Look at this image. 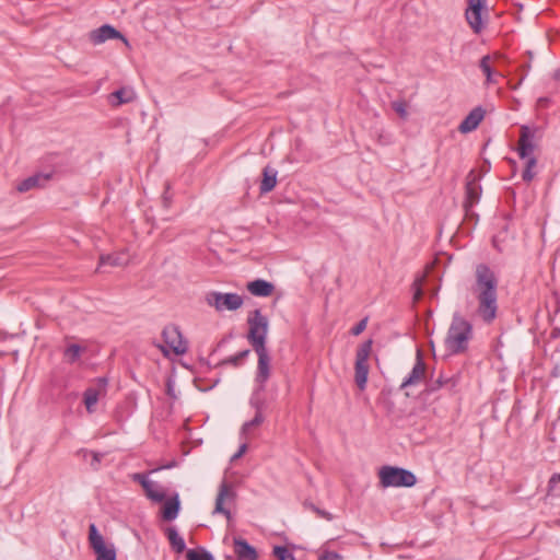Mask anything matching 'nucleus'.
Listing matches in <instances>:
<instances>
[{"mask_svg":"<svg viewBox=\"0 0 560 560\" xmlns=\"http://www.w3.org/2000/svg\"><path fill=\"white\" fill-rule=\"evenodd\" d=\"M470 292L477 301V315L483 323L491 324L498 313V279L486 264L476 266Z\"/></svg>","mask_w":560,"mask_h":560,"instance_id":"1","label":"nucleus"},{"mask_svg":"<svg viewBox=\"0 0 560 560\" xmlns=\"http://www.w3.org/2000/svg\"><path fill=\"white\" fill-rule=\"evenodd\" d=\"M472 337V326L463 316L455 314L447 331L445 345L451 353L457 354L468 348Z\"/></svg>","mask_w":560,"mask_h":560,"instance_id":"2","label":"nucleus"},{"mask_svg":"<svg viewBox=\"0 0 560 560\" xmlns=\"http://www.w3.org/2000/svg\"><path fill=\"white\" fill-rule=\"evenodd\" d=\"M248 334L247 340L254 350H259L266 347L268 335V318L261 314L260 310L256 308L249 313L247 318Z\"/></svg>","mask_w":560,"mask_h":560,"instance_id":"3","label":"nucleus"},{"mask_svg":"<svg viewBox=\"0 0 560 560\" xmlns=\"http://www.w3.org/2000/svg\"><path fill=\"white\" fill-rule=\"evenodd\" d=\"M380 481L383 487H412L417 482L416 476L404 468L384 466L378 472Z\"/></svg>","mask_w":560,"mask_h":560,"instance_id":"4","label":"nucleus"},{"mask_svg":"<svg viewBox=\"0 0 560 560\" xmlns=\"http://www.w3.org/2000/svg\"><path fill=\"white\" fill-rule=\"evenodd\" d=\"M372 351V340L364 341L357 350L354 364V381L360 389H364L368 382V360Z\"/></svg>","mask_w":560,"mask_h":560,"instance_id":"5","label":"nucleus"},{"mask_svg":"<svg viewBox=\"0 0 560 560\" xmlns=\"http://www.w3.org/2000/svg\"><path fill=\"white\" fill-rule=\"evenodd\" d=\"M206 302L218 312L236 311L242 307L244 300L237 293H222L212 291L206 295Z\"/></svg>","mask_w":560,"mask_h":560,"instance_id":"6","label":"nucleus"},{"mask_svg":"<svg viewBox=\"0 0 560 560\" xmlns=\"http://www.w3.org/2000/svg\"><path fill=\"white\" fill-rule=\"evenodd\" d=\"M89 541L96 553V560H116V550L113 546L105 545L103 536L98 533L95 524L89 526Z\"/></svg>","mask_w":560,"mask_h":560,"instance_id":"7","label":"nucleus"},{"mask_svg":"<svg viewBox=\"0 0 560 560\" xmlns=\"http://www.w3.org/2000/svg\"><path fill=\"white\" fill-rule=\"evenodd\" d=\"M162 337L166 346L172 350L175 354L182 355L185 354L188 350L187 342L184 340L183 335L175 325L165 326L162 331Z\"/></svg>","mask_w":560,"mask_h":560,"instance_id":"8","label":"nucleus"},{"mask_svg":"<svg viewBox=\"0 0 560 560\" xmlns=\"http://www.w3.org/2000/svg\"><path fill=\"white\" fill-rule=\"evenodd\" d=\"M487 0H468L465 18L474 33L479 34L483 28L481 11L486 9Z\"/></svg>","mask_w":560,"mask_h":560,"instance_id":"9","label":"nucleus"},{"mask_svg":"<svg viewBox=\"0 0 560 560\" xmlns=\"http://www.w3.org/2000/svg\"><path fill=\"white\" fill-rule=\"evenodd\" d=\"M481 196V186L478 182V176L475 171H470L466 177V188H465V201L464 208L466 213L470 211V209L477 205L480 200Z\"/></svg>","mask_w":560,"mask_h":560,"instance_id":"10","label":"nucleus"},{"mask_svg":"<svg viewBox=\"0 0 560 560\" xmlns=\"http://www.w3.org/2000/svg\"><path fill=\"white\" fill-rule=\"evenodd\" d=\"M258 357L255 383L259 386V390H265L266 383L270 377V355L267 348L254 350Z\"/></svg>","mask_w":560,"mask_h":560,"instance_id":"11","label":"nucleus"},{"mask_svg":"<svg viewBox=\"0 0 560 560\" xmlns=\"http://www.w3.org/2000/svg\"><path fill=\"white\" fill-rule=\"evenodd\" d=\"M235 499V492L232 489V486L226 481H222L219 487V492L215 499V506L213 513L223 514L228 520L231 518V512L229 509L224 508L225 501H233Z\"/></svg>","mask_w":560,"mask_h":560,"instance_id":"12","label":"nucleus"},{"mask_svg":"<svg viewBox=\"0 0 560 560\" xmlns=\"http://www.w3.org/2000/svg\"><path fill=\"white\" fill-rule=\"evenodd\" d=\"M116 38L124 40L126 44L128 43L127 39L124 37V35L120 32H118L115 27H113L108 24L102 25L101 27L93 30L90 33V40L94 45H100L108 39H116Z\"/></svg>","mask_w":560,"mask_h":560,"instance_id":"13","label":"nucleus"},{"mask_svg":"<svg viewBox=\"0 0 560 560\" xmlns=\"http://www.w3.org/2000/svg\"><path fill=\"white\" fill-rule=\"evenodd\" d=\"M425 374V363L423 362L421 352H417L416 363L410 372V374L402 381L401 388L418 385L422 382Z\"/></svg>","mask_w":560,"mask_h":560,"instance_id":"14","label":"nucleus"},{"mask_svg":"<svg viewBox=\"0 0 560 560\" xmlns=\"http://www.w3.org/2000/svg\"><path fill=\"white\" fill-rule=\"evenodd\" d=\"M534 150H535V145L532 141V135H530L529 128L526 126H523L521 128V136L518 139V148H517L518 155L521 159L535 158Z\"/></svg>","mask_w":560,"mask_h":560,"instance_id":"15","label":"nucleus"},{"mask_svg":"<svg viewBox=\"0 0 560 560\" xmlns=\"http://www.w3.org/2000/svg\"><path fill=\"white\" fill-rule=\"evenodd\" d=\"M485 117V109L480 106L475 107L460 122L458 130L462 133H468L475 130Z\"/></svg>","mask_w":560,"mask_h":560,"instance_id":"16","label":"nucleus"},{"mask_svg":"<svg viewBox=\"0 0 560 560\" xmlns=\"http://www.w3.org/2000/svg\"><path fill=\"white\" fill-rule=\"evenodd\" d=\"M234 552L238 560H257L258 555L256 549L250 546L245 539L236 537L233 540Z\"/></svg>","mask_w":560,"mask_h":560,"instance_id":"17","label":"nucleus"},{"mask_svg":"<svg viewBox=\"0 0 560 560\" xmlns=\"http://www.w3.org/2000/svg\"><path fill=\"white\" fill-rule=\"evenodd\" d=\"M247 291L255 296H270L273 293L275 285L264 279H256L246 284Z\"/></svg>","mask_w":560,"mask_h":560,"instance_id":"18","label":"nucleus"},{"mask_svg":"<svg viewBox=\"0 0 560 560\" xmlns=\"http://www.w3.org/2000/svg\"><path fill=\"white\" fill-rule=\"evenodd\" d=\"M136 98V93L131 88H121L108 96L112 106L118 107L122 104L131 103Z\"/></svg>","mask_w":560,"mask_h":560,"instance_id":"19","label":"nucleus"},{"mask_svg":"<svg viewBox=\"0 0 560 560\" xmlns=\"http://www.w3.org/2000/svg\"><path fill=\"white\" fill-rule=\"evenodd\" d=\"M50 178V174H35L23 179L16 187L20 192H26L34 188L44 187L45 183Z\"/></svg>","mask_w":560,"mask_h":560,"instance_id":"20","label":"nucleus"},{"mask_svg":"<svg viewBox=\"0 0 560 560\" xmlns=\"http://www.w3.org/2000/svg\"><path fill=\"white\" fill-rule=\"evenodd\" d=\"M277 174L278 172L269 166H266L262 170V180L259 187L261 194L269 192L275 188L277 184Z\"/></svg>","mask_w":560,"mask_h":560,"instance_id":"21","label":"nucleus"},{"mask_svg":"<svg viewBox=\"0 0 560 560\" xmlns=\"http://www.w3.org/2000/svg\"><path fill=\"white\" fill-rule=\"evenodd\" d=\"M180 502L178 495L176 494L174 498L167 500L162 510L163 520L171 522L175 520L179 513Z\"/></svg>","mask_w":560,"mask_h":560,"instance_id":"22","label":"nucleus"},{"mask_svg":"<svg viewBox=\"0 0 560 560\" xmlns=\"http://www.w3.org/2000/svg\"><path fill=\"white\" fill-rule=\"evenodd\" d=\"M165 535L170 541V545L172 549L177 552L182 553L186 549V544L184 538L178 534L177 529L175 527H167L165 530Z\"/></svg>","mask_w":560,"mask_h":560,"instance_id":"23","label":"nucleus"},{"mask_svg":"<svg viewBox=\"0 0 560 560\" xmlns=\"http://www.w3.org/2000/svg\"><path fill=\"white\" fill-rule=\"evenodd\" d=\"M127 264H128V257L124 253L106 255V256L103 255L100 258L98 268H101L105 265L119 267V266H125Z\"/></svg>","mask_w":560,"mask_h":560,"instance_id":"24","label":"nucleus"},{"mask_svg":"<svg viewBox=\"0 0 560 560\" xmlns=\"http://www.w3.org/2000/svg\"><path fill=\"white\" fill-rule=\"evenodd\" d=\"M249 353H250L249 349L242 350L238 353H236L235 355H231V357L222 360L219 363V365H232L234 368H238L244 363V361L247 359Z\"/></svg>","mask_w":560,"mask_h":560,"instance_id":"25","label":"nucleus"},{"mask_svg":"<svg viewBox=\"0 0 560 560\" xmlns=\"http://www.w3.org/2000/svg\"><path fill=\"white\" fill-rule=\"evenodd\" d=\"M84 351H85V348H83L77 343H71L65 349L63 357L67 360V362L74 363L80 359L82 352H84Z\"/></svg>","mask_w":560,"mask_h":560,"instance_id":"26","label":"nucleus"},{"mask_svg":"<svg viewBox=\"0 0 560 560\" xmlns=\"http://www.w3.org/2000/svg\"><path fill=\"white\" fill-rule=\"evenodd\" d=\"M143 490L145 492V495L154 502H162L165 499L164 491L156 482L151 481L150 486H148V488H144Z\"/></svg>","mask_w":560,"mask_h":560,"instance_id":"27","label":"nucleus"},{"mask_svg":"<svg viewBox=\"0 0 560 560\" xmlns=\"http://www.w3.org/2000/svg\"><path fill=\"white\" fill-rule=\"evenodd\" d=\"M100 395V390L94 387H90L84 392V404L89 412L94 410V406L97 404Z\"/></svg>","mask_w":560,"mask_h":560,"instance_id":"28","label":"nucleus"},{"mask_svg":"<svg viewBox=\"0 0 560 560\" xmlns=\"http://www.w3.org/2000/svg\"><path fill=\"white\" fill-rule=\"evenodd\" d=\"M524 160H525V168L523 171L522 178L525 182H530L535 176L533 168L536 166L537 160H536V158H529V159H524Z\"/></svg>","mask_w":560,"mask_h":560,"instance_id":"29","label":"nucleus"},{"mask_svg":"<svg viewBox=\"0 0 560 560\" xmlns=\"http://www.w3.org/2000/svg\"><path fill=\"white\" fill-rule=\"evenodd\" d=\"M479 67L481 69V71L485 73L486 75V81L488 84L492 83L493 82V79H492V75H493V71H492V68L490 66V56H483L479 62Z\"/></svg>","mask_w":560,"mask_h":560,"instance_id":"30","label":"nucleus"},{"mask_svg":"<svg viewBox=\"0 0 560 560\" xmlns=\"http://www.w3.org/2000/svg\"><path fill=\"white\" fill-rule=\"evenodd\" d=\"M262 392L264 390H259V386H257V389L250 397V405L256 409V412H262L266 406L265 399L261 397Z\"/></svg>","mask_w":560,"mask_h":560,"instance_id":"31","label":"nucleus"},{"mask_svg":"<svg viewBox=\"0 0 560 560\" xmlns=\"http://www.w3.org/2000/svg\"><path fill=\"white\" fill-rule=\"evenodd\" d=\"M187 560H213V557L210 552L200 549H189L186 553Z\"/></svg>","mask_w":560,"mask_h":560,"instance_id":"32","label":"nucleus"},{"mask_svg":"<svg viewBox=\"0 0 560 560\" xmlns=\"http://www.w3.org/2000/svg\"><path fill=\"white\" fill-rule=\"evenodd\" d=\"M264 416L262 412H256L255 417L243 424L242 432L243 434H248V432L258 425H260L264 422Z\"/></svg>","mask_w":560,"mask_h":560,"instance_id":"33","label":"nucleus"},{"mask_svg":"<svg viewBox=\"0 0 560 560\" xmlns=\"http://www.w3.org/2000/svg\"><path fill=\"white\" fill-rule=\"evenodd\" d=\"M272 553L278 560H295L294 555L284 546H276Z\"/></svg>","mask_w":560,"mask_h":560,"instance_id":"34","label":"nucleus"},{"mask_svg":"<svg viewBox=\"0 0 560 560\" xmlns=\"http://www.w3.org/2000/svg\"><path fill=\"white\" fill-rule=\"evenodd\" d=\"M392 107L401 118H406L408 116L407 105L404 101L393 102Z\"/></svg>","mask_w":560,"mask_h":560,"instance_id":"35","label":"nucleus"},{"mask_svg":"<svg viewBox=\"0 0 560 560\" xmlns=\"http://www.w3.org/2000/svg\"><path fill=\"white\" fill-rule=\"evenodd\" d=\"M450 382H451V380H444L442 376H440L438 380L431 381L428 384L427 389L429 392H434V390H438L439 388L443 387L444 385H447Z\"/></svg>","mask_w":560,"mask_h":560,"instance_id":"36","label":"nucleus"},{"mask_svg":"<svg viewBox=\"0 0 560 560\" xmlns=\"http://www.w3.org/2000/svg\"><path fill=\"white\" fill-rule=\"evenodd\" d=\"M318 560H343V557L336 551L325 550L322 552Z\"/></svg>","mask_w":560,"mask_h":560,"instance_id":"37","label":"nucleus"},{"mask_svg":"<svg viewBox=\"0 0 560 560\" xmlns=\"http://www.w3.org/2000/svg\"><path fill=\"white\" fill-rule=\"evenodd\" d=\"M132 480L140 483L142 488H148L150 486L151 480L148 479L145 474L137 472L131 476Z\"/></svg>","mask_w":560,"mask_h":560,"instance_id":"38","label":"nucleus"},{"mask_svg":"<svg viewBox=\"0 0 560 560\" xmlns=\"http://www.w3.org/2000/svg\"><path fill=\"white\" fill-rule=\"evenodd\" d=\"M366 324H368V318H363L361 319L357 325H354L352 328H351V334L353 336H359L360 334H362L364 331V329L366 328Z\"/></svg>","mask_w":560,"mask_h":560,"instance_id":"39","label":"nucleus"},{"mask_svg":"<svg viewBox=\"0 0 560 560\" xmlns=\"http://www.w3.org/2000/svg\"><path fill=\"white\" fill-rule=\"evenodd\" d=\"M557 483H560V472L559 474H553L549 481H548V488L549 490H552Z\"/></svg>","mask_w":560,"mask_h":560,"instance_id":"40","label":"nucleus"},{"mask_svg":"<svg viewBox=\"0 0 560 560\" xmlns=\"http://www.w3.org/2000/svg\"><path fill=\"white\" fill-rule=\"evenodd\" d=\"M318 517L320 518H325L327 521H331L334 518L332 514L325 511V510H322V509H318L316 510V513H315Z\"/></svg>","mask_w":560,"mask_h":560,"instance_id":"41","label":"nucleus"},{"mask_svg":"<svg viewBox=\"0 0 560 560\" xmlns=\"http://www.w3.org/2000/svg\"><path fill=\"white\" fill-rule=\"evenodd\" d=\"M97 388L100 390V394L105 393L106 386H107V380L104 377H101L97 380Z\"/></svg>","mask_w":560,"mask_h":560,"instance_id":"42","label":"nucleus"},{"mask_svg":"<svg viewBox=\"0 0 560 560\" xmlns=\"http://www.w3.org/2000/svg\"><path fill=\"white\" fill-rule=\"evenodd\" d=\"M91 455H92V457H93L91 465H92L94 468H97V465H98V464H100V462H101L102 455H101V454H98V453H95V452H91Z\"/></svg>","mask_w":560,"mask_h":560,"instance_id":"43","label":"nucleus"},{"mask_svg":"<svg viewBox=\"0 0 560 560\" xmlns=\"http://www.w3.org/2000/svg\"><path fill=\"white\" fill-rule=\"evenodd\" d=\"M247 450V445L246 444H242L238 448V451L233 455L232 459H236V458H240Z\"/></svg>","mask_w":560,"mask_h":560,"instance_id":"44","label":"nucleus"},{"mask_svg":"<svg viewBox=\"0 0 560 560\" xmlns=\"http://www.w3.org/2000/svg\"><path fill=\"white\" fill-rule=\"evenodd\" d=\"M304 506H305L306 509H308L310 511L314 512V513H316V510H318V509H319L318 506H316V505H315L314 503H312V502H305V503H304Z\"/></svg>","mask_w":560,"mask_h":560,"instance_id":"45","label":"nucleus"},{"mask_svg":"<svg viewBox=\"0 0 560 560\" xmlns=\"http://www.w3.org/2000/svg\"><path fill=\"white\" fill-rule=\"evenodd\" d=\"M555 79L560 80V69H558L555 73Z\"/></svg>","mask_w":560,"mask_h":560,"instance_id":"46","label":"nucleus"},{"mask_svg":"<svg viewBox=\"0 0 560 560\" xmlns=\"http://www.w3.org/2000/svg\"><path fill=\"white\" fill-rule=\"evenodd\" d=\"M420 296H421V291H420V289H418V291L415 294V299L418 300V299H420Z\"/></svg>","mask_w":560,"mask_h":560,"instance_id":"47","label":"nucleus"},{"mask_svg":"<svg viewBox=\"0 0 560 560\" xmlns=\"http://www.w3.org/2000/svg\"><path fill=\"white\" fill-rule=\"evenodd\" d=\"M160 349H161L164 353H167V351L165 350V348L160 347Z\"/></svg>","mask_w":560,"mask_h":560,"instance_id":"48","label":"nucleus"}]
</instances>
